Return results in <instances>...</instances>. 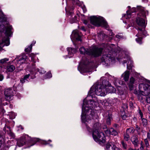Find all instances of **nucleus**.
Listing matches in <instances>:
<instances>
[{
	"mask_svg": "<svg viewBox=\"0 0 150 150\" xmlns=\"http://www.w3.org/2000/svg\"><path fill=\"white\" fill-rule=\"evenodd\" d=\"M102 84V86L99 84L93 85L89 92V94L92 99L88 100L87 97L83 101L81 115L82 122L85 124L88 131L89 132L91 131L90 128H88L87 125L95 115V110L93 109V108L99 103L104 106H107L108 105L106 100H98L96 97L93 96V94L95 93L97 95L104 96L108 93H113L116 91L115 89L111 86L108 81H103Z\"/></svg>",
	"mask_w": 150,
	"mask_h": 150,
	"instance_id": "f257e3e1",
	"label": "nucleus"
},
{
	"mask_svg": "<svg viewBox=\"0 0 150 150\" xmlns=\"http://www.w3.org/2000/svg\"><path fill=\"white\" fill-rule=\"evenodd\" d=\"M100 126V124L98 122L93 125L92 127V136L94 140L96 142L104 143L105 142L104 134L103 132L98 131Z\"/></svg>",
	"mask_w": 150,
	"mask_h": 150,
	"instance_id": "f03ea898",
	"label": "nucleus"
},
{
	"mask_svg": "<svg viewBox=\"0 0 150 150\" xmlns=\"http://www.w3.org/2000/svg\"><path fill=\"white\" fill-rule=\"evenodd\" d=\"M1 20L0 18V32H2L3 28H5V34L6 36L2 39V42L0 43V49L2 48L4 45L8 46L9 44V40L8 37L12 34L11 30L12 27L11 25H7L5 27L3 25H1Z\"/></svg>",
	"mask_w": 150,
	"mask_h": 150,
	"instance_id": "7ed1b4c3",
	"label": "nucleus"
},
{
	"mask_svg": "<svg viewBox=\"0 0 150 150\" xmlns=\"http://www.w3.org/2000/svg\"><path fill=\"white\" fill-rule=\"evenodd\" d=\"M102 50V48H98L96 47H93L90 48L89 50H88L85 49L83 47H82L79 49V51L81 54L89 55H91L94 57H97L100 55Z\"/></svg>",
	"mask_w": 150,
	"mask_h": 150,
	"instance_id": "20e7f679",
	"label": "nucleus"
},
{
	"mask_svg": "<svg viewBox=\"0 0 150 150\" xmlns=\"http://www.w3.org/2000/svg\"><path fill=\"white\" fill-rule=\"evenodd\" d=\"M139 10V13L137 15L136 22L139 26L145 28L146 23L144 18L148 14V12L145 11L142 7H140Z\"/></svg>",
	"mask_w": 150,
	"mask_h": 150,
	"instance_id": "39448f33",
	"label": "nucleus"
},
{
	"mask_svg": "<svg viewBox=\"0 0 150 150\" xmlns=\"http://www.w3.org/2000/svg\"><path fill=\"white\" fill-rule=\"evenodd\" d=\"M91 23L97 26H101L107 28L108 26L106 21L101 17L93 16L90 17Z\"/></svg>",
	"mask_w": 150,
	"mask_h": 150,
	"instance_id": "423d86ee",
	"label": "nucleus"
},
{
	"mask_svg": "<svg viewBox=\"0 0 150 150\" xmlns=\"http://www.w3.org/2000/svg\"><path fill=\"white\" fill-rule=\"evenodd\" d=\"M139 89L140 91L144 90V95L146 97V101L150 104V85L147 83H140L139 85Z\"/></svg>",
	"mask_w": 150,
	"mask_h": 150,
	"instance_id": "0eeeda50",
	"label": "nucleus"
},
{
	"mask_svg": "<svg viewBox=\"0 0 150 150\" xmlns=\"http://www.w3.org/2000/svg\"><path fill=\"white\" fill-rule=\"evenodd\" d=\"M115 60L114 57H112L110 54L107 53L103 54L101 58V62L105 66L110 65L111 63H114Z\"/></svg>",
	"mask_w": 150,
	"mask_h": 150,
	"instance_id": "6e6552de",
	"label": "nucleus"
},
{
	"mask_svg": "<svg viewBox=\"0 0 150 150\" xmlns=\"http://www.w3.org/2000/svg\"><path fill=\"white\" fill-rule=\"evenodd\" d=\"M136 11V9L135 8H132L131 9V12H134ZM131 12L129 11H127V14L124 15L122 16V19L124 20L125 19H127V21H125V23H130V25H129L128 27H127V28L131 26H133L134 25V23H133L132 18H131Z\"/></svg>",
	"mask_w": 150,
	"mask_h": 150,
	"instance_id": "1a4fd4ad",
	"label": "nucleus"
},
{
	"mask_svg": "<svg viewBox=\"0 0 150 150\" xmlns=\"http://www.w3.org/2000/svg\"><path fill=\"white\" fill-rule=\"evenodd\" d=\"M144 28V27H143L142 28H136L138 31V33L136 35V36L138 37L136 39V40L139 44H141L142 43V35L145 36L148 35L146 31L145 30Z\"/></svg>",
	"mask_w": 150,
	"mask_h": 150,
	"instance_id": "9d476101",
	"label": "nucleus"
},
{
	"mask_svg": "<svg viewBox=\"0 0 150 150\" xmlns=\"http://www.w3.org/2000/svg\"><path fill=\"white\" fill-rule=\"evenodd\" d=\"M29 74L25 75L23 78H21L20 79V82L21 84H19L18 83H15L13 86V89L14 91H16L18 90H20L22 89V84L25 82L26 80H27L29 76Z\"/></svg>",
	"mask_w": 150,
	"mask_h": 150,
	"instance_id": "9b49d317",
	"label": "nucleus"
},
{
	"mask_svg": "<svg viewBox=\"0 0 150 150\" xmlns=\"http://www.w3.org/2000/svg\"><path fill=\"white\" fill-rule=\"evenodd\" d=\"M4 94L5 96V98L7 100H10L11 97L14 95V93L12 88H10L5 90Z\"/></svg>",
	"mask_w": 150,
	"mask_h": 150,
	"instance_id": "f8f14e48",
	"label": "nucleus"
},
{
	"mask_svg": "<svg viewBox=\"0 0 150 150\" xmlns=\"http://www.w3.org/2000/svg\"><path fill=\"white\" fill-rule=\"evenodd\" d=\"M71 38L72 41L75 39L78 41H81V35L79 34V31L77 30H75L73 31Z\"/></svg>",
	"mask_w": 150,
	"mask_h": 150,
	"instance_id": "ddd939ff",
	"label": "nucleus"
},
{
	"mask_svg": "<svg viewBox=\"0 0 150 150\" xmlns=\"http://www.w3.org/2000/svg\"><path fill=\"white\" fill-rule=\"evenodd\" d=\"M27 58V56L25 55H23L19 56L17 58H16L15 60L18 63L21 64L25 62Z\"/></svg>",
	"mask_w": 150,
	"mask_h": 150,
	"instance_id": "4468645a",
	"label": "nucleus"
},
{
	"mask_svg": "<svg viewBox=\"0 0 150 150\" xmlns=\"http://www.w3.org/2000/svg\"><path fill=\"white\" fill-rule=\"evenodd\" d=\"M136 81L133 77H131L130 79L129 83V87L130 90H133L134 87V84H136L137 83Z\"/></svg>",
	"mask_w": 150,
	"mask_h": 150,
	"instance_id": "2eb2a0df",
	"label": "nucleus"
},
{
	"mask_svg": "<svg viewBox=\"0 0 150 150\" xmlns=\"http://www.w3.org/2000/svg\"><path fill=\"white\" fill-rule=\"evenodd\" d=\"M68 52L69 57L70 58L72 57L74 54L77 51V49H72V48H68L67 49Z\"/></svg>",
	"mask_w": 150,
	"mask_h": 150,
	"instance_id": "dca6fc26",
	"label": "nucleus"
},
{
	"mask_svg": "<svg viewBox=\"0 0 150 150\" xmlns=\"http://www.w3.org/2000/svg\"><path fill=\"white\" fill-rule=\"evenodd\" d=\"M38 71L41 74H44L45 72V71L43 69L41 68L39 69L38 68L36 69V67L34 65L33 66V69L31 71H30L31 72H34L35 73Z\"/></svg>",
	"mask_w": 150,
	"mask_h": 150,
	"instance_id": "f3484780",
	"label": "nucleus"
},
{
	"mask_svg": "<svg viewBox=\"0 0 150 150\" xmlns=\"http://www.w3.org/2000/svg\"><path fill=\"white\" fill-rule=\"evenodd\" d=\"M131 140L134 147H136L138 146V140L137 136H133L132 137Z\"/></svg>",
	"mask_w": 150,
	"mask_h": 150,
	"instance_id": "a211bd4d",
	"label": "nucleus"
},
{
	"mask_svg": "<svg viewBox=\"0 0 150 150\" xmlns=\"http://www.w3.org/2000/svg\"><path fill=\"white\" fill-rule=\"evenodd\" d=\"M25 137H22L17 142V145L19 147L23 146L25 143Z\"/></svg>",
	"mask_w": 150,
	"mask_h": 150,
	"instance_id": "6ab92c4d",
	"label": "nucleus"
},
{
	"mask_svg": "<svg viewBox=\"0 0 150 150\" xmlns=\"http://www.w3.org/2000/svg\"><path fill=\"white\" fill-rule=\"evenodd\" d=\"M129 76V73L128 71H125L122 75V76L123 78V79L126 81L128 80Z\"/></svg>",
	"mask_w": 150,
	"mask_h": 150,
	"instance_id": "aec40b11",
	"label": "nucleus"
},
{
	"mask_svg": "<svg viewBox=\"0 0 150 150\" xmlns=\"http://www.w3.org/2000/svg\"><path fill=\"white\" fill-rule=\"evenodd\" d=\"M126 58L128 61V62L127 63V67L128 69H130L133 66V62L131 60L130 58L128 56Z\"/></svg>",
	"mask_w": 150,
	"mask_h": 150,
	"instance_id": "412c9836",
	"label": "nucleus"
},
{
	"mask_svg": "<svg viewBox=\"0 0 150 150\" xmlns=\"http://www.w3.org/2000/svg\"><path fill=\"white\" fill-rule=\"evenodd\" d=\"M139 115L140 116L141 118L142 121V124L143 126H146L147 124V120L142 117H143V114L141 110H139Z\"/></svg>",
	"mask_w": 150,
	"mask_h": 150,
	"instance_id": "4be33fe9",
	"label": "nucleus"
},
{
	"mask_svg": "<svg viewBox=\"0 0 150 150\" xmlns=\"http://www.w3.org/2000/svg\"><path fill=\"white\" fill-rule=\"evenodd\" d=\"M74 7L73 6L69 7V8L68 10H67V8H65L66 13L68 15L72 16L73 13L72 12V11L74 9Z\"/></svg>",
	"mask_w": 150,
	"mask_h": 150,
	"instance_id": "5701e85b",
	"label": "nucleus"
},
{
	"mask_svg": "<svg viewBox=\"0 0 150 150\" xmlns=\"http://www.w3.org/2000/svg\"><path fill=\"white\" fill-rule=\"evenodd\" d=\"M106 114L108 115V118H107V123L108 125L110 124V121L112 119L111 114V113L107 112Z\"/></svg>",
	"mask_w": 150,
	"mask_h": 150,
	"instance_id": "b1692460",
	"label": "nucleus"
},
{
	"mask_svg": "<svg viewBox=\"0 0 150 150\" xmlns=\"http://www.w3.org/2000/svg\"><path fill=\"white\" fill-rule=\"evenodd\" d=\"M115 146L113 144H108L106 145V150H114Z\"/></svg>",
	"mask_w": 150,
	"mask_h": 150,
	"instance_id": "393cba45",
	"label": "nucleus"
},
{
	"mask_svg": "<svg viewBox=\"0 0 150 150\" xmlns=\"http://www.w3.org/2000/svg\"><path fill=\"white\" fill-rule=\"evenodd\" d=\"M6 69L7 71L12 72L15 69V67L13 65H11L7 67Z\"/></svg>",
	"mask_w": 150,
	"mask_h": 150,
	"instance_id": "a878e982",
	"label": "nucleus"
},
{
	"mask_svg": "<svg viewBox=\"0 0 150 150\" xmlns=\"http://www.w3.org/2000/svg\"><path fill=\"white\" fill-rule=\"evenodd\" d=\"M114 45L112 44L111 45H106V49L108 50H109V52H110V51L112 50L114 48Z\"/></svg>",
	"mask_w": 150,
	"mask_h": 150,
	"instance_id": "bb28decb",
	"label": "nucleus"
},
{
	"mask_svg": "<svg viewBox=\"0 0 150 150\" xmlns=\"http://www.w3.org/2000/svg\"><path fill=\"white\" fill-rule=\"evenodd\" d=\"M134 129L132 127L127 129L126 130V133L128 134L129 133H132L134 132Z\"/></svg>",
	"mask_w": 150,
	"mask_h": 150,
	"instance_id": "cd10ccee",
	"label": "nucleus"
},
{
	"mask_svg": "<svg viewBox=\"0 0 150 150\" xmlns=\"http://www.w3.org/2000/svg\"><path fill=\"white\" fill-rule=\"evenodd\" d=\"M110 135L115 136L117 134V132L113 128L110 129Z\"/></svg>",
	"mask_w": 150,
	"mask_h": 150,
	"instance_id": "c85d7f7f",
	"label": "nucleus"
},
{
	"mask_svg": "<svg viewBox=\"0 0 150 150\" xmlns=\"http://www.w3.org/2000/svg\"><path fill=\"white\" fill-rule=\"evenodd\" d=\"M143 92L144 91H142V94L139 95L138 96V98L139 99V100L141 102H143L144 101L143 98L142 97V96H144L143 95L144 94L143 93Z\"/></svg>",
	"mask_w": 150,
	"mask_h": 150,
	"instance_id": "c756f323",
	"label": "nucleus"
},
{
	"mask_svg": "<svg viewBox=\"0 0 150 150\" xmlns=\"http://www.w3.org/2000/svg\"><path fill=\"white\" fill-rule=\"evenodd\" d=\"M48 142H51L52 141L50 140H49L48 141H47L45 140H41L40 141V142L42 144L47 145L48 144Z\"/></svg>",
	"mask_w": 150,
	"mask_h": 150,
	"instance_id": "7c9ffc66",
	"label": "nucleus"
},
{
	"mask_svg": "<svg viewBox=\"0 0 150 150\" xmlns=\"http://www.w3.org/2000/svg\"><path fill=\"white\" fill-rule=\"evenodd\" d=\"M124 139L126 141H128L129 139V134L126 133L124 135Z\"/></svg>",
	"mask_w": 150,
	"mask_h": 150,
	"instance_id": "2f4dec72",
	"label": "nucleus"
},
{
	"mask_svg": "<svg viewBox=\"0 0 150 150\" xmlns=\"http://www.w3.org/2000/svg\"><path fill=\"white\" fill-rule=\"evenodd\" d=\"M30 57H31V59L32 61L35 63V62L34 61V58L35 57V55L33 53H31L30 54Z\"/></svg>",
	"mask_w": 150,
	"mask_h": 150,
	"instance_id": "473e14b6",
	"label": "nucleus"
},
{
	"mask_svg": "<svg viewBox=\"0 0 150 150\" xmlns=\"http://www.w3.org/2000/svg\"><path fill=\"white\" fill-rule=\"evenodd\" d=\"M9 60V59L8 58H5L0 60V63L2 64H4L6 63L7 61Z\"/></svg>",
	"mask_w": 150,
	"mask_h": 150,
	"instance_id": "72a5a7b5",
	"label": "nucleus"
},
{
	"mask_svg": "<svg viewBox=\"0 0 150 150\" xmlns=\"http://www.w3.org/2000/svg\"><path fill=\"white\" fill-rule=\"evenodd\" d=\"M39 141V139H38V138H34L32 140V142H34V143L33 144H32L31 145V146H32L33 145L36 143V142Z\"/></svg>",
	"mask_w": 150,
	"mask_h": 150,
	"instance_id": "f704fd0d",
	"label": "nucleus"
},
{
	"mask_svg": "<svg viewBox=\"0 0 150 150\" xmlns=\"http://www.w3.org/2000/svg\"><path fill=\"white\" fill-rule=\"evenodd\" d=\"M121 88L118 86V87L117 88V90L119 92V93L120 94L122 95L123 94V91H121Z\"/></svg>",
	"mask_w": 150,
	"mask_h": 150,
	"instance_id": "c9c22d12",
	"label": "nucleus"
},
{
	"mask_svg": "<svg viewBox=\"0 0 150 150\" xmlns=\"http://www.w3.org/2000/svg\"><path fill=\"white\" fill-rule=\"evenodd\" d=\"M32 46H30L28 48L25 49V51L26 52H30L32 50Z\"/></svg>",
	"mask_w": 150,
	"mask_h": 150,
	"instance_id": "e433bc0d",
	"label": "nucleus"
},
{
	"mask_svg": "<svg viewBox=\"0 0 150 150\" xmlns=\"http://www.w3.org/2000/svg\"><path fill=\"white\" fill-rule=\"evenodd\" d=\"M105 133L106 135L108 136L110 135V129H107L105 131Z\"/></svg>",
	"mask_w": 150,
	"mask_h": 150,
	"instance_id": "4c0bfd02",
	"label": "nucleus"
},
{
	"mask_svg": "<svg viewBox=\"0 0 150 150\" xmlns=\"http://www.w3.org/2000/svg\"><path fill=\"white\" fill-rule=\"evenodd\" d=\"M45 79L50 78H51L52 76V75L51 73L50 72H48L47 74L46 75Z\"/></svg>",
	"mask_w": 150,
	"mask_h": 150,
	"instance_id": "58836bf2",
	"label": "nucleus"
},
{
	"mask_svg": "<svg viewBox=\"0 0 150 150\" xmlns=\"http://www.w3.org/2000/svg\"><path fill=\"white\" fill-rule=\"evenodd\" d=\"M122 147L125 149H126L127 147V145L126 143H125L123 142H122Z\"/></svg>",
	"mask_w": 150,
	"mask_h": 150,
	"instance_id": "ea45409f",
	"label": "nucleus"
},
{
	"mask_svg": "<svg viewBox=\"0 0 150 150\" xmlns=\"http://www.w3.org/2000/svg\"><path fill=\"white\" fill-rule=\"evenodd\" d=\"M146 146L147 147L149 145V143L147 139H145L144 140Z\"/></svg>",
	"mask_w": 150,
	"mask_h": 150,
	"instance_id": "a19ab883",
	"label": "nucleus"
},
{
	"mask_svg": "<svg viewBox=\"0 0 150 150\" xmlns=\"http://www.w3.org/2000/svg\"><path fill=\"white\" fill-rule=\"evenodd\" d=\"M112 78L113 80H114V81H115V82L114 83L115 84V85L116 84H117V83L116 82V81L117 80V78L115 77L114 76H112Z\"/></svg>",
	"mask_w": 150,
	"mask_h": 150,
	"instance_id": "79ce46f5",
	"label": "nucleus"
},
{
	"mask_svg": "<svg viewBox=\"0 0 150 150\" xmlns=\"http://www.w3.org/2000/svg\"><path fill=\"white\" fill-rule=\"evenodd\" d=\"M116 37L117 38L119 39L122 38V36L120 35H117Z\"/></svg>",
	"mask_w": 150,
	"mask_h": 150,
	"instance_id": "37998d69",
	"label": "nucleus"
},
{
	"mask_svg": "<svg viewBox=\"0 0 150 150\" xmlns=\"http://www.w3.org/2000/svg\"><path fill=\"white\" fill-rule=\"evenodd\" d=\"M4 76L2 74H0V81H2L3 80Z\"/></svg>",
	"mask_w": 150,
	"mask_h": 150,
	"instance_id": "c03bdc74",
	"label": "nucleus"
},
{
	"mask_svg": "<svg viewBox=\"0 0 150 150\" xmlns=\"http://www.w3.org/2000/svg\"><path fill=\"white\" fill-rule=\"evenodd\" d=\"M127 117V116L126 115H123L122 116V118L123 120H125Z\"/></svg>",
	"mask_w": 150,
	"mask_h": 150,
	"instance_id": "a18cd8bd",
	"label": "nucleus"
},
{
	"mask_svg": "<svg viewBox=\"0 0 150 150\" xmlns=\"http://www.w3.org/2000/svg\"><path fill=\"white\" fill-rule=\"evenodd\" d=\"M36 43V41H33L32 43L31 44L30 46H32H32L34 45Z\"/></svg>",
	"mask_w": 150,
	"mask_h": 150,
	"instance_id": "49530a36",
	"label": "nucleus"
},
{
	"mask_svg": "<svg viewBox=\"0 0 150 150\" xmlns=\"http://www.w3.org/2000/svg\"><path fill=\"white\" fill-rule=\"evenodd\" d=\"M74 21H71V23H73L75 21V20H76V16H74Z\"/></svg>",
	"mask_w": 150,
	"mask_h": 150,
	"instance_id": "de8ad7c7",
	"label": "nucleus"
},
{
	"mask_svg": "<svg viewBox=\"0 0 150 150\" xmlns=\"http://www.w3.org/2000/svg\"><path fill=\"white\" fill-rule=\"evenodd\" d=\"M147 137L149 138L150 139V130L149 133H147Z\"/></svg>",
	"mask_w": 150,
	"mask_h": 150,
	"instance_id": "09e8293b",
	"label": "nucleus"
},
{
	"mask_svg": "<svg viewBox=\"0 0 150 150\" xmlns=\"http://www.w3.org/2000/svg\"><path fill=\"white\" fill-rule=\"evenodd\" d=\"M81 28L82 30H83L84 31H85L86 30L85 28L83 26H82Z\"/></svg>",
	"mask_w": 150,
	"mask_h": 150,
	"instance_id": "8fccbe9b",
	"label": "nucleus"
},
{
	"mask_svg": "<svg viewBox=\"0 0 150 150\" xmlns=\"http://www.w3.org/2000/svg\"><path fill=\"white\" fill-rule=\"evenodd\" d=\"M114 150H121V149L115 146Z\"/></svg>",
	"mask_w": 150,
	"mask_h": 150,
	"instance_id": "3c124183",
	"label": "nucleus"
},
{
	"mask_svg": "<svg viewBox=\"0 0 150 150\" xmlns=\"http://www.w3.org/2000/svg\"><path fill=\"white\" fill-rule=\"evenodd\" d=\"M136 130H138L140 129V128L139 127L138 125H136Z\"/></svg>",
	"mask_w": 150,
	"mask_h": 150,
	"instance_id": "603ef678",
	"label": "nucleus"
},
{
	"mask_svg": "<svg viewBox=\"0 0 150 150\" xmlns=\"http://www.w3.org/2000/svg\"><path fill=\"white\" fill-rule=\"evenodd\" d=\"M143 149H144L143 147L142 146V145L141 144V146L140 147V150H143Z\"/></svg>",
	"mask_w": 150,
	"mask_h": 150,
	"instance_id": "864d4df0",
	"label": "nucleus"
},
{
	"mask_svg": "<svg viewBox=\"0 0 150 150\" xmlns=\"http://www.w3.org/2000/svg\"><path fill=\"white\" fill-rule=\"evenodd\" d=\"M119 84H120L121 85H122L123 84V82L122 81H120L119 82Z\"/></svg>",
	"mask_w": 150,
	"mask_h": 150,
	"instance_id": "5fc2aeb1",
	"label": "nucleus"
},
{
	"mask_svg": "<svg viewBox=\"0 0 150 150\" xmlns=\"http://www.w3.org/2000/svg\"><path fill=\"white\" fill-rule=\"evenodd\" d=\"M127 62H126V60H124L123 62V64H124L127 63Z\"/></svg>",
	"mask_w": 150,
	"mask_h": 150,
	"instance_id": "6e6d98bb",
	"label": "nucleus"
},
{
	"mask_svg": "<svg viewBox=\"0 0 150 150\" xmlns=\"http://www.w3.org/2000/svg\"><path fill=\"white\" fill-rule=\"evenodd\" d=\"M149 112L150 114V106H149L148 108Z\"/></svg>",
	"mask_w": 150,
	"mask_h": 150,
	"instance_id": "4d7b16f0",
	"label": "nucleus"
},
{
	"mask_svg": "<svg viewBox=\"0 0 150 150\" xmlns=\"http://www.w3.org/2000/svg\"><path fill=\"white\" fill-rule=\"evenodd\" d=\"M128 150H136V149H133L132 148L130 147V148H129Z\"/></svg>",
	"mask_w": 150,
	"mask_h": 150,
	"instance_id": "13d9d810",
	"label": "nucleus"
},
{
	"mask_svg": "<svg viewBox=\"0 0 150 150\" xmlns=\"http://www.w3.org/2000/svg\"><path fill=\"white\" fill-rule=\"evenodd\" d=\"M110 35L112 36L113 35V33L112 32H110V33L109 34Z\"/></svg>",
	"mask_w": 150,
	"mask_h": 150,
	"instance_id": "bf43d9fd",
	"label": "nucleus"
},
{
	"mask_svg": "<svg viewBox=\"0 0 150 150\" xmlns=\"http://www.w3.org/2000/svg\"><path fill=\"white\" fill-rule=\"evenodd\" d=\"M85 72H90V71H85Z\"/></svg>",
	"mask_w": 150,
	"mask_h": 150,
	"instance_id": "052dcab7",
	"label": "nucleus"
},
{
	"mask_svg": "<svg viewBox=\"0 0 150 150\" xmlns=\"http://www.w3.org/2000/svg\"><path fill=\"white\" fill-rule=\"evenodd\" d=\"M125 107H126V108H127V105H125Z\"/></svg>",
	"mask_w": 150,
	"mask_h": 150,
	"instance_id": "680f3d73",
	"label": "nucleus"
},
{
	"mask_svg": "<svg viewBox=\"0 0 150 150\" xmlns=\"http://www.w3.org/2000/svg\"><path fill=\"white\" fill-rule=\"evenodd\" d=\"M128 7L129 8H130V6H128Z\"/></svg>",
	"mask_w": 150,
	"mask_h": 150,
	"instance_id": "e2e57ef3",
	"label": "nucleus"
},
{
	"mask_svg": "<svg viewBox=\"0 0 150 150\" xmlns=\"http://www.w3.org/2000/svg\"><path fill=\"white\" fill-rule=\"evenodd\" d=\"M84 23H85V24H86V22H85Z\"/></svg>",
	"mask_w": 150,
	"mask_h": 150,
	"instance_id": "0e129e2a",
	"label": "nucleus"
},
{
	"mask_svg": "<svg viewBox=\"0 0 150 150\" xmlns=\"http://www.w3.org/2000/svg\"><path fill=\"white\" fill-rule=\"evenodd\" d=\"M50 146H52V145H50Z\"/></svg>",
	"mask_w": 150,
	"mask_h": 150,
	"instance_id": "69168bd1",
	"label": "nucleus"
},
{
	"mask_svg": "<svg viewBox=\"0 0 150 150\" xmlns=\"http://www.w3.org/2000/svg\"><path fill=\"white\" fill-rule=\"evenodd\" d=\"M83 11L84 12V11H85L83 9Z\"/></svg>",
	"mask_w": 150,
	"mask_h": 150,
	"instance_id": "338daca9",
	"label": "nucleus"
},
{
	"mask_svg": "<svg viewBox=\"0 0 150 150\" xmlns=\"http://www.w3.org/2000/svg\"><path fill=\"white\" fill-rule=\"evenodd\" d=\"M86 10H85V12H86Z\"/></svg>",
	"mask_w": 150,
	"mask_h": 150,
	"instance_id": "774afa93",
	"label": "nucleus"
}]
</instances>
